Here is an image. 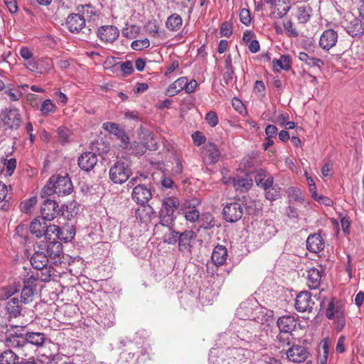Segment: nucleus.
<instances>
[{"instance_id": "2f4dec72", "label": "nucleus", "mask_w": 364, "mask_h": 364, "mask_svg": "<svg viewBox=\"0 0 364 364\" xmlns=\"http://www.w3.org/2000/svg\"><path fill=\"white\" fill-rule=\"evenodd\" d=\"M298 58L301 61L305 63L306 65L311 68H318L320 71L324 65V63L322 60L309 56L304 52H300L298 55Z\"/></svg>"}, {"instance_id": "7c9ffc66", "label": "nucleus", "mask_w": 364, "mask_h": 364, "mask_svg": "<svg viewBox=\"0 0 364 364\" xmlns=\"http://www.w3.org/2000/svg\"><path fill=\"white\" fill-rule=\"evenodd\" d=\"M154 213L155 212L151 206L144 204L135 210V217L141 222L146 223L151 220Z\"/></svg>"}, {"instance_id": "e433bc0d", "label": "nucleus", "mask_w": 364, "mask_h": 364, "mask_svg": "<svg viewBox=\"0 0 364 364\" xmlns=\"http://www.w3.org/2000/svg\"><path fill=\"white\" fill-rule=\"evenodd\" d=\"M182 22L181 17L177 14H173L167 18L166 26L168 30L176 31L181 28Z\"/></svg>"}, {"instance_id": "3c124183", "label": "nucleus", "mask_w": 364, "mask_h": 364, "mask_svg": "<svg viewBox=\"0 0 364 364\" xmlns=\"http://www.w3.org/2000/svg\"><path fill=\"white\" fill-rule=\"evenodd\" d=\"M329 346L330 342L329 339L326 338L322 341L321 348H322V355L321 354V363L322 364L326 363L327 358L329 353Z\"/></svg>"}, {"instance_id": "a18cd8bd", "label": "nucleus", "mask_w": 364, "mask_h": 364, "mask_svg": "<svg viewBox=\"0 0 364 364\" xmlns=\"http://www.w3.org/2000/svg\"><path fill=\"white\" fill-rule=\"evenodd\" d=\"M35 291L36 289L32 288L23 287L21 294V302L24 304L32 302Z\"/></svg>"}, {"instance_id": "4be33fe9", "label": "nucleus", "mask_w": 364, "mask_h": 364, "mask_svg": "<svg viewBox=\"0 0 364 364\" xmlns=\"http://www.w3.org/2000/svg\"><path fill=\"white\" fill-rule=\"evenodd\" d=\"M229 181L231 182L236 191L241 193L247 192L253 185L252 179L248 175L230 178Z\"/></svg>"}, {"instance_id": "58836bf2", "label": "nucleus", "mask_w": 364, "mask_h": 364, "mask_svg": "<svg viewBox=\"0 0 364 364\" xmlns=\"http://www.w3.org/2000/svg\"><path fill=\"white\" fill-rule=\"evenodd\" d=\"M53 68V63L51 58H44L38 59L37 73L44 74L49 73Z\"/></svg>"}, {"instance_id": "603ef678", "label": "nucleus", "mask_w": 364, "mask_h": 364, "mask_svg": "<svg viewBox=\"0 0 364 364\" xmlns=\"http://www.w3.org/2000/svg\"><path fill=\"white\" fill-rule=\"evenodd\" d=\"M149 46H150V42L148 38H144L141 40H136V41H134L131 44L132 48L135 50H141L144 48H146L149 47Z\"/></svg>"}, {"instance_id": "a878e982", "label": "nucleus", "mask_w": 364, "mask_h": 364, "mask_svg": "<svg viewBox=\"0 0 364 364\" xmlns=\"http://www.w3.org/2000/svg\"><path fill=\"white\" fill-rule=\"evenodd\" d=\"M211 259L215 265L218 267L223 265L228 259L227 248L223 245H216L212 252Z\"/></svg>"}, {"instance_id": "39448f33", "label": "nucleus", "mask_w": 364, "mask_h": 364, "mask_svg": "<svg viewBox=\"0 0 364 364\" xmlns=\"http://www.w3.org/2000/svg\"><path fill=\"white\" fill-rule=\"evenodd\" d=\"M179 207L180 200L177 197L171 196L164 198L160 210L161 223L163 225H168L173 221L174 213Z\"/></svg>"}, {"instance_id": "79ce46f5", "label": "nucleus", "mask_w": 364, "mask_h": 364, "mask_svg": "<svg viewBox=\"0 0 364 364\" xmlns=\"http://www.w3.org/2000/svg\"><path fill=\"white\" fill-rule=\"evenodd\" d=\"M272 63L274 67L278 66L284 70H289L291 68V59L289 55H282L279 59H274Z\"/></svg>"}, {"instance_id": "c9c22d12", "label": "nucleus", "mask_w": 364, "mask_h": 364, "mask_svg": "<svg viewBox=\"0 0 364 364\" xmlns=\"http://www.w3.org/2000/svg\"><path fill=\"white\" fill-rule=\"evenodd\" d=\"M19 356L11 350H6L0 354V364H16Z\"/></svg>"}, {"instance_id": "49530a36", "label": "nucleus", "mask_w": 364, "mask_h": 364, "mask_svg": "<svg viewBox=\"0 0 364 364\" xmlns=\"http://www.w3.org/2000/svg\"><path fill=\"white\" fill-rule=\"evenodd\" d=\"M336 311H343V310L341 306L337 303L336 304L334 303V299H332L328 305L326 316L328 319H333L335 316V314H336Z\"/></svg>"}, {"instance_id": "c03bdc74", "label": "nucleus", "mask_w": 364, "mask_h": 364, "mask_svg": "<svg viewBox=\"0 0 364 364\" xmlns=\"http://www.w3.org/2000/svg\"><path fill=\"white\" fill-rule=\"evenodd\" d=\"M7 193H8L7 186L4 183L0 181V202L4 201V203L1 207V210H4V211L9 210L10 208V205H11L10 203L7 200H5Z\"/></svg>"}, {"instance_id": "aec40b11", "label": "nucleus", "mask_w": 364, "mask_h": 364, "mask_svg": "<svg viewBox=\"0 0 364 364\" xmlns=\"http://www.w3.org/2000/svg\"><path fill=\"white\" fill-rule=\"evenodd\" d=\"M277 324L282 333H291L296 329L297 321L294 316L284 315L279 317Z\"/></svg>"}, {"instance_id": "393cba45", "label": "nucleus", "mask_w": 364, "mask_h": 364, "mask_svg": "<svg viewBox=\"0 0 364 364\" xmlns=\"http://www.w3.org/2000/svg\"><path fill=\"white\" fill-rule=\"evenodd\" d=\"M4 343L6 347L16 350L23 349L26 347L25 335L21 333L9 335L4 341Z\"/></svg>"}, {"instance_id": "13d9d810", "label": "nucleus", "mask_w": 364, "mask_h": 364, "mask_svg": "<svg viewBox=\"0 0 364 364\" xmlns=\"http://www.w3.org/2000/svg\"><path fill=\"white\" fill-rule=\"evenodd\" d=\"M139 31V28L135 26H132L131 27H126L122 29V35L123 36L128 38H134L136 37V34Z\"/></svg>"}, {"instance_id": "c85d7f7f", "label": "nucleus", "mask_w": 364, "mask_h": 364, "mask_svg": "<svg viewBox=\"0 0 364 364\" xmlns=\"http://www.w3.org/2000/svg\"><path fill=\"white\" fill-rule=\"evenodd\" d=\"M76 11L88 21H95L99 16V11L91 4L80 5L77 6Z\"/></svg>"}, {"instance_id": "9b49d317", "label": "nucleus", "mask_w": 364, "mask_h": 364, "mask_svg": "<svg viewBox=\"0 0 364 364\" xmlns=\"http://www.w3.org/2000/svg\"><path fill=\"white\" fill-rule=\"evenodd\" d=\"M226 221L235 223L239 220L243 215V208L240 203L232 202L227 203L223 210Z\"/></svg>"}, {"instance_id": "69168bd1", "label": "nucleus", "mask_w": 364, "mask_h": 364, "mask_svg": "<svg viewBox=\"0 0 364 364\" xmlns=\"http://www.w3.org/2000/svg\"><path fill=\"white\" fill-rule=\"evenodd\" d=\"M220 33L222 36L229 37L232 33V26L229 22H224L220 27Z\"/></svg>"}, {"instance_id": "4468645a", "label": "nucleus", "mask_w": 364, "mask_h": 364, "mask_svg": "<svg viewBox=\"0 0 364 364\" xmlns=\"http://www.w3.org/2000/svg\"><path fill=\"white\" fill-rule=\"evenodd\" d=\"M152 193L149 188L144 184H137L133 188L132 192V198L136 203L144 205L148 203L151 198Z\"/></svg>"}, {"instance_id": "b1692460", "label": "nucleus", "mask_w": 364, "mask_h": 364, "mask_svg": "<svg viewBox=\"0 0 364 364\" xmlns=\"http://www.w3.org/2000/svg\"><path fill=\"white\" fill-rule=\"evenodd\" d=\"M196 237V232L191 230H187L183 232H180V235H178L179 250L181 252L190 250L192 247L191 242Z\"/></svg>"}, {"instance_id": "4d7b16f0", "label": "nucleus", "mask_w": 364, "mask_h": 364, "mask_svg": "<svg viewBox=\"0 0 364 364\" xmlns=\"http://www.w3.org/2000/svg\"><path fill=\"white\" fill-rule=\"evenodd\" d=\"M240 16V21L246 25L248 26L251 23V16H250V12L247 9H242L239 14Z\"/></svg>"}, {"instance_id": "f03ea898", "label": "nucleus", "mask_w": 364, "mask_h": 364, "mask_svg": "<svg viewBox=\"0 0 364 364\" xmlns=\"http://www.w3.org/2000/svg\"><path fill=\"white\" fill-rule=\"evenodd\" d=\"M255 181L257 186L264 191L266 199L273 201L280 198V188L274 184V178L272 174L264 169H259L255 175Z\"/></svg>"}, {"instance_id": "72a5a7b5", "label": "nucleus", "mask_w": 364, "mask_h": 364, "mask_svg": "<svg viewBox=\"0 0 364 364\" xmlns=\"http://www.w3.org/2000/svg\"><path fill=\"white\" fill-rule=\"evenodd\" d=\"M25 335L26 346L28 343L36 346H42L45 342V336L42 333L31 332Z\"/></svg>"}, {"instance_id": "338daca9", "label": "nucleus", "mask_w": 364, "mask_h": 364, "mask_svg": "<svg viewBox=\"0 0 364 364\" xmlns=\"http://www.w3.org/2000/svg\"><path fill=\"white\" fill-rule=\"evenodd\" d=\"M287 333H280L277 336V340L278 343L280 344L279 348L284 346H289L290 344V338L289 335H286Z\"/></svg>"}, {"instance_id": "6e6552de", "label": "nucleus", "mask_w": 364, "mask_h": 364, "mask_svg": "<svg viewBox=\"0 0 364 364\" xmlns=\"http://www.w3.org/2000/svg\"><path fill=\"white\" fill-rule=\"evenodd\" d=\"M3 124L11 129H18L21 123V117L17 108H6L0 114Z\"/></svg>"}, {"instance_id": "1a4fd4ad", "label": "nucleus", "mask_w": 364, "mask_h": 364, "mask_svg": "<svg viewBox=\"0 0 364 364\" xmlns=\"http://www.w3.org/2000/svg\"><path fill=\"white\" fill-rule=\"evenodd\" d=\"M40 249L43 250L47 254L48 259H61L63 252V245L59 240H46L41 241L38 243Z\"/></svg>"}, {"instance_id": "a19ab883", "label": "nucleus", "mask_w": 364, "mask_h": 364, "mask_svg": "<svg viewBox=\"0 0 364 364\" xmlns=\"http://www.w3.org/2000/svg\"><path fill=\"white\" fill-rule=\"evenodd\" d=\"M288 197L291 200L303 203L304 201V196L301 189L295 187H291L287 190Z\"/></svg>"}, {"instance_id": "473e14b6", "label": "nucleus", "mask_w": 364, "mask_h": 364, "mask_svg": "<svg viewBox=\"0 0 364 364\" xmlns=\"http://www.w3.org/2000/svg\"><path fill=\"white\" fill-rule=\"evenodd\" d=\"M19 303L18 298H12L7 302L6 309L10 317L16 318L21 315L22 308Z\"/></svg>"}, {"instance_id": "8fccbe9b", "label": "nucleus", "mask_w": 364, "mask_h": 364, "mask_svg": "<svg viewBox=\"0 0 364 364\" xmlns=\"http://www.w3.org/2000/svg\"><path fill=\"white\" fill-rule=\"evenodd\" d=\"M5 94L9 97L11 101H18L23 95L22 92L17 88H11L6 87Z\"/></svg>"}, {"instance_id": "6e6d98bb", "label": "nucleus", "mask_w": 364, "mask_h": 364, "mask_svg": "<svg viewBox=\"0 0 364 364\" xmlns=\"http://www.w3.org/2000/svg\"><path fill=\"white\" fill-rule=\"evenodd\" d=\"M4 164L6 166L7 175L11 176L16 167V160L14 158L4 159Z\"/></svg>"}, {"instance_id": "412c9836", "label": "nucleus", "mask_w": 364, "mask_h": 364, "mask_svg": "<svg viewBox=\"0 0 364 364\" xmlns=\"http://www.w3.org/2000/svg\"><path fill=\"white\" fill-rule=\"evenodd\" d=\"M202 155L205 162L211 164L219 161L220 152L215 144L208 143L203 147Z\"/></svg>"}, {"instance_id": "c756f323", "label": "nucleus", "mask_w": 364, "mask_h": 364, "mask_svg": "<svg viewBox=\"0 0 364 364\" xmlns=\"http://www.w3.org/2000/svg\"><path fill=\"white\" fill-rule=\"evenodd\" d=\"M321 272L316 269L311 268L307 272V285L310 289H315L321 284Z\"/></svg>"}, {"instance_id": "f704fd0d", "label": "nucleus", "mask_w": 364, "mask_h": 364, "mask_svg": "<svg viewBox=\"0 0 364 364\" xmlns=\"http://www.w3.org/2000/svg\"><path fill=\"white\" fill-rule=\"evenodd\" d=\"M46 231L43 236L46 240H58L60 239L61 230L60 227L55 225L46 224Z\"/></svg>"}, {"instance_id": "0eeeda50", "label": "nucleus", "mask_w": 364, "mask_h": 364, "mask_svg": "<svg viewBox=\"0 0 364 364\" xmlns=\"http://www.w3.org/2000/svg\"><path fill=\"white\" fill-rule=\"evenodd\" d=\"M341 24L344 29L353 37H360L364 33V25L360 19L351 13H348L344 16Z\"/></svg>"}, {"instance_id": "bf43d9fd", "label": "nucleus", "mask_w": 364, "mask_h": 364, "mask_svg": "<svg viewBox=\"0 0 364 364\" xmlns=\"http://www.w3.org/2000/svg\"><path fill=\"white\" fill-rule=\"evenodd\" d=\"M207 123L211 127H215L218 123V115L215 112L210 111L208 112L205 117Z\"/></svg>"}, {"instance_id": "2eb2a0df", "label": "nucleus", "mask_w": 364, "mask_h": 364, "mask_svg": "<svg viewBox=\"0 0 364 364\" xmlns=\"http://www.w3.org/2000/svg\"><path fill=\"white\" fill-rule=\"evenodd\" d=\"M98 38L105 43H113L119 35V29L114 26H102L97 32Z\"/></svg>"}, {"instance_id": "0e129e2a", "label": "nucleus", "mask_w": 364, "mask_h": 364, "mask_svg": "<svg viewBox=\"0 0 364 364\" xmlns=\"http://www.w3.org/2000/svg\"><path fill=\"white\" fill-rule=\"evenodd\" d=\"M18 291V290L14 287L9 286V287H4L2 289V292H1V299H6L9 298L10 296H11L12 295H14Z\"/></svg>"}, {"instance_id": "6ab92c4d", "label": "nucleus", "mask_w": 364, "mask_h": 364, "mask_svg": "<svg viewBox=\"0 0 364 364\" xmlns=\"http://www.w3.org/2000/svg\"><path fill=\"white\" fill-rule=\"evenodd\" d=\"M68 29L72 33H79L85 26V19L78 12L70 14L66 19Z\"/></svg>"}, {"instance_id": "bb28decb", "label": "nucleus", "mask_w": 364, "mask_h": 364, "mask_svg": "<svg viewBox=\"0 0 364 364\" xmlns=\"http://www.w3.org/2000/svg\"><path fill=\"white\" fill-rule=\"evenodd\" d=\"M45 220L43 218H37L33 219L30 224V232L37 238H41L44 235L47 224Z\"/></svg>"}, {"instance_id": "de8ad7c7", "label": "nucleus", "mask_w": 364, "mask_h": 364, "mask_svg": "<svg viewBox=\"0 0 364 364\" xmlns=\"http://www.w3.org/2000/svg\"><path fill=\"white\" fill-rule=\"evenodd\" d=\"M180 235V232L176 231L175 230L170 229L169 232L164 235V242L168 243L169 245H174L176 242L178 243V235Z\"/></svg>"}, {"instance_id": "09e8293b", "label": "nucleus", "mask_w": 364, "mask_h": 364, "mask_svg": "<svg viewBox=\"0 0 364 364\" xmlns=\"http://www.w3.org/2000/svg\"><path fill=\"white\" fill-rule=\"evenodd\" d=\"M57 132L59 136V140L62 144H65L69 141V138L72 134L70 129L65 127H60L58 129Z\"/></svg>"}, {"instance_id": "f257e3e1", "label": "nucleus", "mask_w": 364, "mask_h": 364, "mask_svg": "<svg viewBox=\"0 0 364 364\" xmlns=\"http://www.w3.org/2000/svg\"><path fill=\"white\" fill-rule=\"evenodd\" d=\"M73 189L72 182L67 175L53 176L42 189L41 196L46 197L53 193L58 196H63L71 193Z\"/></svg>"}, {"instance_id": "9d476101", "label": "nucleus", "mask_w": 364, "mask_h": 364, "mask_svg": "<svg viewBox=\"0 0 364 364\" xmlns=\"http://www.w3.org/2000/svg\"><path fill=\"white\" fill-rule=\"evenodd\" d=\"M200 201L197 198H193L191 200L185 201L180 208L182 214L184 215L186 220L191 223H194L200 219L199 210L196 205H199Z\"/></svg>"}, {"instance_id": "7ed1b4c3", "label": "nucleus", "mask_w": 364, "mask_h": 364, "mask_svg": "<svg viewBox=\"0 0 364 364\" xmlns=\"http://www.w3.org/2000/svg\"><path fill=\"white\" fill-rule=\"evenodd\" d=\"M132 162L128 159L122 158L116 161L109 168V178L114 183L122 184L127 181L132 174Z\"/></svg>"}, {"instance_id": "20e7f679", "label": "nucleus", "mask_w": 364, "mask_h": 364, "mask_svg": "<svg viewBox=\"0 0 364 364\" xmlns=\"http://www.w3.org/2000/svg\"><path fill=\"white\" fill-rule=\"evenodd\" d=\"M48 257L43 250L40 249V246L37 244L34 247V253L30 259V262L34 269L41 270V275L38 277L39 279L43 282L50 281L51 274L48 269Z\"/></svg>"}, {"instance_id": "5fc2aeb1", "label": "nucleus", "mask_w": 364, "mask_h": 364, "mask_svg": "<svg viewBox=\"0 0 364 364\" xmlns=\"http://www.w3.org/2000/svg\"><path fill=\"white\" fill-rule=\"evenodd\" d=\"M284 28L287 32V35L289 37H297L299 33L296 29L294 27L293 23L291 20H286L283 23Z\"/></svg>"}, {"instance_id": "ea45409f", "label": "nucleus", "mask_w": 364, "mask_h": 364, "mask_svg": "<svg viewBox=\"0 0 364 364\" xmlns=\"http://www.w3.org/2000/svg\"><path fill=\"white\" fill-rule=\"evenodd\" d=\"M200 227L203 229H210L215 225L214 217L209 213H205L201 215Z\"/></svg>"}, {"instance_id": "a211bd4d", "label": "nucleus", "mask_w": 364, "mask_h": 364, "mask_svg": "<svg viewBox=\"0 0 364 364\" xmlns=\"http://www.w3.org/2000/svg\"><path fill=\"white\" fill-rule=\"evenodd\" d=\"M97 163V157L95 153L91 151H86L82 154L77 160L79 167L87 172L92 170Z\"/></svg>"}, {"instance_id": "e2e57ef3", "label": "nucleus", "mask_w": 364, "mask_h": 364, "mask_svg": "<svg viewBox=\"0 0 364 364\" xmlns=\"http://www.w3.org/2000/svg\"><path fill=\"white\" fill-rule=\"evenodd\" d=\"M145 29L153 36H156L159 32V26L155 21H149L145 25Z\"/></svg>"}, {"instance_id": "423d86ee", "label": "nucleus", "mask_w": 364, "mask_h": 364, "mask_svg": "<svg viewBox=\"0 0 364 364\" xmlns=\"http://www.w3.org/2000/svg\"><path fill=\"white\" fill-rule=\"evenodd\" d=\"M198 84L196 80L188 81L186 77H181L173 83H171L166 90V95L173 97L178 94L182 90L188 94L195 92Z\"/></svg>"}, {"instance_id": "dca6fc26", "label": "nucleus", "mask_w": 364, "mask_h": 364, "mask_svg": "<svg viewBox=\"0 0 364 364\" xmlns=\"http://www.w3.org/2000/svg\"><path fill=\"white\" fill-rule=\"evenodd\" d=\"M41 213L43 220L50 221L59 213L58 204L53 200L46 199L41 205Z\"/></svg>"}, {"instance_id": "4c0bfd02", "label": "nucleus", "mask_w": 364, "mask_h": 364, "mask_svg": "<svg viewBox=\"0 0 364 364\" xmlns=\"http://www.w3.org/2000/svg\"><path fill=\"white\" fill-rule=\"evenodd\" d=\"M311 8L309 6H301L298 7L296 18L299 23H306L311 18Z\"/></svg>"}, {"instance_id": "774afa93", "label": "nucleus", "mask_w": 364, "mask_h": 364, "mask_svg": "<svg viewBox=\"0 0 364 364\" xmlns=\"http://www.w3.org/2000/svg\"><path fill=\"white\" fill-rule=\"evenodd\" d=\"M119 68H120V70L125 75H130L134 71L132 63L131 61H129V60L120 63L119 64Z\"/></svg>"}, {"instance_id": "f3484780", "label": "nucleus", "mask_w": 364, "mask_h": 364, "mask_svg": "<svg viewBox=\"0 0 364 364\" xmlns=\"http://www.w3.org/2000/svg\"><path fill=\"white\" fill-rule=\"evenodd\" d=\"M337 41V32L333 29H326L320 37L319 46L323 50H329L336 45Z\"/></svg>"}, {"instance_id": "f8f14e48", "label": "nucleus", "mask_w": 364, "mask_h": 364, "mask_svg": "<svg viewBox=\"0 0 364 364\" xmlns=\"http://www.w3.org/2000/svg\"><path fill=\"white\" fill-rule=\"evenodd\" d=\"M314 304L315 302L308 291L300 292L295 299V308L299 312H311Z\"/></svg>"}, {"instance_id": "37998d69", "label": "nucleus", "mask_w": 364, "mask_h": 364, "mask_svg": "<svg viewBox=\"0 0 364 364\" xmlns=\"http://www.w3.org/2000/svg\"><path fill=\"white\" fill-rule=\"evenodd\" d=\"M56 110V106L55 104L49 99H47L43 102L41 105L40 111L42 114L44 116H47L51 113H54Z\"/></svg>"}, {"instance_id": "864d4df0", "label": "nucleus", "mask_w": 364, "mask_h": 364, "mask_svg": "<svg viewBox=\"0 0 364 364\" xmlns=\"http://www.w3.org/2000/svg\"><path fill=\"white\" fill-rule=\"evenodd\" d=\"M37 198L32 197L21 203V210L22 212L28 213L36 205Z\"/></svg>"}, {"instance_id": "052dcab7", "label": "nucleus", "mask_w": 364, "mask_h": 364, "mask_svg": "<svg viewBox=\"0 0 364 364\" xmlns=\"http://www.w3.org/2000/svg\"><path fill=\"white\" fill-rule=\"evenodd\" d=\"M121 142L127 146L129 143V138L124 129L119 128L114 134Z\"/></svg>"}, {"instance_id": "5701e85b", "label": "nucleus", "mask_w": 364, "mask_h": 364, "mask_svg": "<svg viewBox=\"0 0 364 364\" xmlns=\"http://www.w3.org/2000/svg\"><path fill=\"white\" fill-rule=\"evenodd\" d=\"M325 243L320 233L310 235L306 240V248L309 251L318 253L324 249Z\"/></svg>"}, {"instance_id": "cd10ccee", "label": "nucleus", "mask_w": 364, "mask_h": 364, "mask_svg": "<svg viewBox=\"0 0 364 364\" xmlns=\"http://www.w3.org/2000/svg\"><path fill=\"white\" fill-rule=\"evenodd\" d=\"M149 139H151V142H144V144H141L139 143H134L132 149L133 151L135 154L142 155L144 154L147 149L149 150H156L157 149V144L154 138L153 134L149 133L148 134Z\"/></svg>"}, {"instance_id": "ddd939ff", "label": "nucleus", "mask_w": 364, "mask_h": 364, "mask_svg": "<svg viewBox=\"0 0 364 364\" xmlns=\"http://www.w3.org/2000/svg\"><path fill=\"white\" fill-rule=\"evenodd\" d=\"M287 358L292 363H301L309 356V352L304 346L293 345L286 350Z\"/></svg>"}, {"instance_id": "680f3d73", "label": "nucleus", "mask_w": 364, "mask_h": 364, "mask_svg": "<svg viewBox=\"0 0 364 364\" xmlns=\"http://www.w3.org/2000/svg\"><path fill=\"white\" fill-rule=\"evenodd\" d=\"M240 165L245 169H251L254 168L255 166L254 157L251 156L244 157Z\"/></svg>"}]
</instances>
